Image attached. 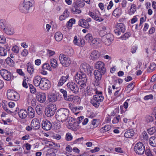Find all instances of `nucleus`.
<instances>
[{"instance_id": "55", "label": "nucleus", "mask_w": 156, "mask_h": 156, "mask_svg": "<svg viewBox=\"0 0 156 156\" xmlns=\"http://www.w3.org/2000/svg\"><path fill=\"white\" fill-rule=\"evenodd\" d=\"M12 50L14 52L18 53L19 52V48L18 46L15 45L13 47Z\"/></svg>"}, {"instance_id": "23", "label": "nucleus", "mask_w": 156, "mask_h": 156, "mask_svg": "<svg viewBox=\"0 0 156 156\" xmlns=\"http://www.w3.org/2000/svg\"><path fill=\"white\" fill-rule=\"evenodd\" d=\"M69 77V75L68 74L66 75V76H62L58 81L57 85L58 86V87L62 86L66 81V80L68 79Z\"/></svg>"}, {"instance_id": "62", "label": "nucleus", "mask_w": 156, "mask_h": 156, "mask_svg": "<svg viewBox=\"0 0 156 156\" xmlns=\"http://www.w3.org/2000/svg\"><path fill=\"white\" fill-rule=\"evenodd\" d=\"M28 54V51L27 49H25L23 50L21 52V55L23 56H26Z\"/></svg>"}, {"instance_id": "27", "label": "nucleus", "mask_w": 156, "mask_h": 156, "mask_svg": "<svg viewBox=\"0 0 156 156\" xmlns=\"http://www.w3.org/2000/svg\"><path fill=\"white\" fill-rule=\"evenodd\" d=\"M72 12L74 14H78L81 12V11L76 4H75L72 7L71 9Z\"/></svg>"}, {"instance_id": "52", "label": "nucleus", "mask_w": 156, "mask_h": 156, "mask_svg": "<svg viewBox=\"0 0 156 156\" xmlns=\"http://www.w3.org/2000/svg\"><path fill=\"white\" fill-rule=\"evenodd\" d=\"M98 124V121L96 119H94L92 121L91 124L94 126L93 127L94 128L97 127Z\"/></svg>"}, {"instance_id": "34", "label": "nucleus", "mask_w": 156, "mask_h": 156, "mask_svg": "<svg viewBox=\"0 0 156 156\" xmlns=\"http://www.w3.org/2000/svg\"><path fill=\"white\" fill-rule=\"evenodd\" d=\"M121 11L119 8L115 9L113 12V15L115 17H119L121 14Z\"/></svg>"}, {"instance_id": "26", "label": "nucleus", "mask_w": 156, "mask_h": 156, "mask_svg": "<svg viewBox=\"0 0 156 156\" xmlns=\"http://www.w3.org/2000/svg\"><path fill=\"white\" fill-rule=\"evenodd\" d=\"M104 73H102L101 71L99 70H95L94 71V75L95 78L97 80H100L101 79L102 75H104Z\"/></svg>"}, {"instance_id": "19", "label": "nucleus", "mask_w": 156, "mask_h": 156, "mask_svg": "<svg viewBox=\"0 0 156 156\" xmlns=\"http://www.w3.org/2000/svg\"><path fill=\"white\" fill-rule=\"evenodd\" d=\"M100 56L101 54L99 52L95 50L93 51L91 53L90 57L92 60L95 61L98 59L100 58Z\"/></svg>"}, {"instance_id": "56", "label": "nucleus", "mask_w": 156, "mask_h": 156, "mask_svg": "<svg viewBox=\"0 0 156 156\" xmlns=\"http://www.w3.org/2000/svg\"><path fill=\"white\" fill-rule=\"evenodd\" d=\"M120 119V115H118L117 117H115L114 118L112 121V123L115 124L118 123Z\"/></svg>"}, {"instance_id": "53", "label": "nucleus", "mask_w": 156, "mask_h": 156, "mask_svg": "<svg viewBox=\"0 0 156 156\" xmlns=\"http://www.w3.org/2000/svg\"><path fill=\"white\" fill-rule=\"evenodd\" d=\"M130 35V34L129 32H127L121 36V37L122 40H125L128 38Z\"/></svg>"}, {"instance_id": "8", "label": "nucleus", "mask_w": 156, "mask_h": 156, "mask_svg": "<svg viewBox=\"0 0 156 156\" xmlns=\"http://www.w3.org/2000/svg\"><path fill=\"white\" fill-rule=\"evenodd\" d=\"M134 150L136 154H143L145 151V146L142 143L139 142L135 145Z\"/></svg>"}, {"instance_id": "29", "label": "nucleus", "mask_w": 156, "mask_h": 156, "mask_svg": "<svg viewBox=\"0 0 156 156\" xmlns=\"http://www.w3.org/2000/svg\"><path fill=\"white\" fill-rule=\"evenodd\" d=\"M3 31L8 35H12L13 34V30L11 26L8 25Z\"/></svg>"}, {"instance_id": "5", "label": "nucleus", "mask_w": 156, "mask_h": 156, "mask_svg": "<svg viewBox=\"0 0 156 156\" xmlns=\"http://www.w3.org/2000/svg\"><path fill=\"white\" fill-rule=\"evenodd\" d=\"M56 110V105L54 104L48 105L46 108L45 110V114L47 116L51 117L55 113Z\"/></svg>"}, {"instance_id": "1", "label": "nucleus", "mask_w": 156, "mask_h": 156, "mask_svg": "<svg viewBox=\"0 0 156 156\" xmlns=\"http://www.w3.org/2000/svg\"><path fill=\"white\" fill-rule=\"evenodd\" d=\"M74 79L80 85L81 89L84 88L86 85L87 78L84 73L80 72L76 74L74 77Z\"/></svg>"}, {"instance_id": "44", "label": "nucleus", "mask_w": 156, "mask_h": 156, "mask_svg": "<svg viewBox=\"0 0 156 156\" xmlns=\"http://www.w3.org/2000/svg\"><path fill=\"white\" fill-rule=\"evenodd\" d=\"M71 119V121L69 120V122H68V127L69 128H71L73 127L74 124L75 122V121L72 118Z\"/></svg>"}, {"instance_id": "25", "label": "nucleus", "mask_w": 156, "mask_h": 156, "mask_svg": "<svg viewBox=\"0 0 156 156\" xmlns=\"http://www.w3.org/2000/svg\"><path fill=\"white\" fill-rule=\"evenodd\" d=\"M48 97L49 101L51 102H55L58 99L57 95L55 93H51L48 95Z\"/></svg>"}, {"instance_id": "17", "label": "nucleus", "mask_w": 156, "mask_h": 156, "mask_svg": "<svg viewBox=\"0 0 156 156\" xmlns=\"http://www.w3.org/2000/svg\"><path fill=\"white\" fill-rule=\"evenodd\" d=\"M41 125L43 129L46 130H49L52 127L51 123L47 120L43 121Z\"/></svg>"}, {"instance_id": "20", "label": "nucleus", "mask_w": 156, "mask_h": 156, "mask_svg": "<svg viewBox=\"0 0 156 156\" xmlns=\"http://www.w3.org/2000/svg\"><path fill=\"white\" fill-rule=\"evenodd\" d=\"M36 97L38 101L41 103L44 102L46 100V95L44 93H38L37 94Z\"/></svg>"}, {"instance_id": "12", "label": "nucleus", "mask_w": 156, "mask_h": 156, "mask_svg": "<svg viewBox=\"0 0 156 156\" xmlns=\"http://www.w3.org/2000/svg\"><path fill=\"white\" fill-rule=\"evenodd\" d=\"M41 82L40 87L42 90H48L51 87V83L48 79L43 78H42V81Z\"/></svg>"}, {"instance_id": "4", "label": "nucleus", "mask_w": 156, "mask_h": 156, "mask_svg": "<svg viewBox=\"0 0 156 156\" xmlns=\"http://www.w3.org/2000/svg\"><path fill=\"white\" fill-rule=\"evenodd\" d=\"M33 0H24L23 2L20 5V11L23 13H27L30 8L33 6Z\"/></svg>"}, {"instance_id": "14", "label": "nucleus", "mask_w": 156, "mask_h": 156, "mask_svg": "<svg viewBox=\"0 0 156 156\" xmlns=\"http://www.w3.org/2000/svg\"><path fill=\"white\" fill-rule=\"evenodd\" d=\"M1 75L5 80L9 81L11 78V73L5 69L1 70Z\"/></svg>"}, {"instance_id": "7", "label": "nucleus", "mask_w": 156, "mask_h": 156, "mask_svg": "<svg viewBox=\"0 0 156 156\" xmlns=\"http://www.w3.org/2000/svg\"><path fill=\"white\" fill-rule=\"evenodd\" d=\"M59 59L60 62L64 66H68L71 62L70 59L68 56L63 54H61L60 55L59 57Z\"/></svg>"}, {"instance_id": "35", "label": "nucleus", "mask_w": 156, "mask_h": 156, "mask_svg": "<svg viewBox=\"0 0 156 156\" xmlns=\"http://www.w3.org/2000/svg\"><path fill=\"white\" fill-rule=\"evenodd\" d=\"M111 129V126L110 125H107L102 127L100 129V132L101 133H104L110 130Z\"/></svg>"}, {"instance_id": "39", "label": "nucleus", "mask_w": 156, "mask_h": 156, "mask_svg": "<svg viewBox=\"0 0 156 156\" xmlns=\"http://www.w3.org/2000/svg\"><path fill=\"white\" fill-rule=\"evenodd\" d=\"M85 39L86 41L90 43L93 39V37L91 34L89 33L85 36Z\"/></svg>"}, {"instance_id": "18", "label": "nucleus", "mask_w": 156, "mask_h": 156, "mask_svg": "<svg viewBox=\"0 0 156 156\" xmlns=\"http://www.w3.org/2000/svg\"><path fill=\"white\" fill-rule=\"evenodd\" d=\"M60 91L62 94L64 98L66 100L68 101H72L73 100V97L72 95H67V92L66 90L61 89Z\"/></svg>"}, {"instance_id": "49", "label": "nucleus", "mask_w": 156, "mask_h": 156, "mask_svg": "<svg viewBox=\"0 0 156 156\" xmlns=\"http://www.w3.org/2000/svg\"><path fill=\"white\" fill-rule=\"evenodd\" d=\"M82 27L86 29H88L90 27L89 24L88 22L84 19L83 22Z\"/></svg>"}, {"instance_id": "31", "label": "nucleus", "mask_w": 156, "mask_h": 156, "mask_svg": "<svg viewBox=\"0 0 156 156\" xmlns=\"http://www.w3.org/2000/svg\"><path fill=\"white\" fill-rule=\"evenodd\" d=\"M63 35L61 33L57 32L55 33L54 37L55 40L57 41H60L63 38Z\"/></svg>"}, {"instance_id": "13", "label": "nucleus", "mask_w": 156, "mask_h": 156, "mask_svg": "<svg viewBox=\"0 0 156 156\" xmlns=\"http://www.w3.org/2000/svg\"><path fill=\"white\" fill-rule=\"evenodd\" d=\"M125 28L124 25L122 23H118L116 26V29L114 30L115 33L119 35L125 32Z\"/></svg>"}, {"instance_id": "42", "label": "nucleus", "mask_w": 156, "mask_h": 156, "mask_svg": "<svg viewBox=\"0 0 156 156\" xmlns=\"http://www.w3.org/2000/svg\"><path fill=\"white\" fill-rule=\"evenodd\" d=\"M90 43V45L94 47L96 46L99 44L97 39L95 38L93 39Z\"/></svg>"}, {"instance_id": "9", "label": "nucleus", "mask_w": 156, "mask_h": 156, "mask_svg": "<svg viewBox=\"0 0 156 156\" xmlns=\"http://www.w3.org/2000/svg\"><path fill=\"white\" fill-rule=\"evenodd\" d=\"M80 72H85L87 75L91 76L92 69L88 64L86 63H82L80 66Z\"/></svg>"}, {"instance_id": "3", "label": "nucleus", "mask_w": 156, "mask_h": 156, "mask_svg": "<svg viewBox=\"0 0 156 156\" xmlns=\"http://www.w3.org/2000/svg\"><path fill=\"white\" fill-rule=\"evenodd\" d=\"M104 98L101 92H97V94L94 96L91 99L90 102L94 107L98 108L100 105V103L102 102Z\"/></svg>"}, {"instance_id": "57", "label": "nucleus", "mask_w": 156, "mask_h": 156, "mask_svg": "<svg viewBox=\"0 0 156 156\" xmlns=\"http://www.w3.org/2000/svg\"><path fill=\"white\" fill-rule=\"evenodd\" d=\"M88 14L92 18L95 20V18H96L97 16L98 13V12H96L95 14L93 12H89Z\"/></svg>"}, {"instance_id": "48", "label": "nucleus", "mask_w": 156, "mask_h": 156, "mask_svg": "<svg viewBox=\"0 0 156 156\" xmlns=\"http://www.w3.org/2000/svg\"><path fill=\"white\" fill-rule=\"evenodd\" d=\"M6 63L10 65H13L14 64V62L10 58L8 57L5 60Z\"/></svg>"}, {"instance_id": "41", "label": "nucleus", "mask_w": 156, "mask_h": 156, "mask_svg": "<svg viewBox=\"0 0 156 156\" xmlns=\"http://www.w3.org/2000/svg\"><path fill=\"white\" fill-rule=\"evenodd\" d=\"M147 130L149 134L152 135L156 132V128L153 127L148 129Z\"/></svg>"}, {"instance_id": "50", "label": "nucleus", "mask_w": 156, "mask_h": 156, "mask_svg": "<svg viewBox=\"0 0 156 156\" xmlns=\"http://www.w3.org/2000/svg\"><path fill=\"white\" fill-rule=\"evenodd\" d=\"M42 69H48L49 70H51V68L50 65L48 63L44 64L42 66Z\"/></svg>"}, {"instance_id": "38", "label": "nucleus", "mask_w": 156, "mask_h": 156, "mask_svg": "<svg viewBox=\"0 0 156 156\" xmlns=\"http://www.w3.org/2000/svg\"><path fill=\"white\" fill-rule=\"evenodd\" d=\"M50 63L52 67L56 68L57 66V63L56 60L55 59H52L50 60Z\"/></svg>"}, {"instance_id": "45", "label": "nucleus", "mask_w": 156, "mask_h": 156, "mask_svg": "<svg viewBox=\"0 0 156 156\" xmlns=\"http://www.w3.org/2000/svg\"><path fill=\"white\" fill-rule=\"evenodd\" d=\"M108 30V27H102V30L100 31V34H102L103 33H104V35L106 34L107 32H109V31H107Z\"/></svg>"}, {"instance_id": "47", "label": "nucleus", "mask_w": 156, "mask_h": 156, "mask_svg": "<svg viewBox=\"0 0 156 156\" xmlns=\"http://www.w3.org/2000/svg\"><path fill=\"white\" fill-rule=\"evenodd\" d=\"M36 111L37 113L39 115H42V108L40 106H37L36 108Z\"/></svg>"}, {"instance_id": "60", "label": "nucleus", "mask_w": 156, "mask_h": 156, "mask_svg": "<svg viewBox=\"0 0 156 156\" xmlns=\"http://www.w3.org/2000/svg\"><path fill=\"white\" fill-rule=\"evenodd\" d=\"M72 136L70 133H67L66 135V140H71L72 139Z\"/></svg>"}, {"instance_id": "28", "label": "nucleus", "mask_w": 156, "mask_h": 156, "mask_svg": "<svg viewBox=\"0 0 156 156\" xmlns=\"http://www.w3.org/2000/svg\"><path fill=\"white\" fill-rule=\"evenodd\" d=\"M19 117L22 119L25 118L28 115L27 113L26 110L21 109L18 112Z\"/></svg>"}, {"instance_id": "6", "label": "nucleus", "mask_w": 156, "mask_h": 156, "mask_svg": "<svg viewBox=\"0 0 156 156\" xmlns=\"http://www.w3.org/2000/svg\"><path fill=\"white\" fill-rule=\"evenodd\" d=\"M68 90L73 93L75 94L78 93L79 91V85L73 82H68L66 84Z\"/></svg>"}, {"instance_id": "10", "label": "nucleus", "mask_w": 156, "mask_h": 156, "mask_svg": "<svg viewBox=\"0 0 156 156\" xmlns=\"http://www.w3.org/2000/svg\"><path fill=\"white\" fill-rule=\"evenodd\" d=\"M7 96L9 99L15 101L18 100L19 98V95L16 92L10 90L7 91Z\"/></svg>"}, {"instance_id": "51", "label": "nucleus", "mask_w": 156, "mask_h": 156, "mask_svg": "<svg viewBox=\"0 0 156 156\" xmlns=\"http://www.w3.org/2000/svg\"><path fill=\"white\" fill-rule=\"evenodd\" d=\"M136 7L135 6V5L134 4L132 5L131 6L130 11L129 12V14H133L136 11Z\"/></svg>"}, {"instance_id": "63", "label": "nucleus", "mask_w": 156, "mask_h": 156, "mask_svg": "<svg viewBox=\"0 0 156 156\" xmlns=\"http://www.w3.org/2000/svg\"><path fill=\"white\" fill-rule=\"evenodd\" d=\"M16 72L21 76H24L25 75L24 73L22 71L21 69H17L16 70Z\"/></svg>"}, {"instance_id": "58", "label": "nucleus", "mask_w": 156, "mask_h": 156, "mask_svg": "<svg viewBox=\"0 0 156 156\" xmlns=\"http://www.w3.org/2000/svg\"><path fill=\"white\" fill-rule=\"evenodd\" d=\"M6 39L2 35H0V43L4 44L5 42Z\"/></svg>"}, {"instance_id": "32", "label": "nucleus", "mask_w": 156, "mask_h": 156, "mask_svg": "<svg viewBox=\"0 0 156 156\" xmlns=\"http://www.w3.org/2000/svg\"><path fill=\"white\" fill-rule=\"evenodd\" d=\"M134 132L133 129H129L127 130L125 133L124 136L127 138H129L133 136Z\"/></svg>"}, {"instance_id": "43", "label": "nucleus", "mask_w": 156, "mask_h": 156, "mask_svg": "<svg viewBox=\"0 0 156 156\" xmlns=\"http://www.w3.org/2000/svg\"><path fill=\"white\" fill-rule=\"evenodd\" d=\"M153 120V118L149 115H147L145 118V121L147 123L152 122Z\"/></svg>"}, {"instance_id": "30", "label": "nucleus", "mask_w": 156, "mask_h": 156, "mask_svg": "<svg viewBox=\"0 0 156 156\" xmlns=\"http://www.w3.org/2000/svg\"><path fill=\"white\" fill-rule=\"evenodd\" d=\"M27 71L30 75L32 74L34 72V69L33 65L30 62L28 63L27 64Z\"/></svg>"}, {"instance_id": "15", "label": "nucleus", "mask_w": 156, "mask_h": 156, "mask_svg": "<svg viewBox=\"0 0 156 156\" xmlns=\"http://www.w3.org/2000/svg\"><path fill=\"white\" fill-rule=\"evenodd\" d=\"M105 64L102 62L99 61L97 62L95 64V68L101 71L102 73H105L106 72V69L105 67Z\"/></svg>"}, {"instance_id": "61", "label": "nucleus", "mask_w": 156, "mask_h": 156, "mask_svg": "<svg viewBox=\"0 0 156 156\" xmlns=\"http://www.w3.org/2000/svg\"><path fill=\"white\" fill-rule=\"evenodd\" d=\"M83 116H80V117H78L77 119V122L78 124L80 123L83 122V120L84 119Z\"/></svg>"}, {"instance_id": "22", "label": "nucleus", "mask_w": 156, "mask_h": 156, "mask_svg": "<svg viewBox=\"0 0 156 156\" xmlns=\"http://www.w3.org/2000/svg\"><path fill=\"white\" fill-rule=\"evenodd\" d=\"M41 81H42V78L40 76H37L34 77L33 80L34 83V85L37 87L40 86Z\"/></svg>"}, {"instance_id": "24", "label": "nucleus", "mask_w": 156, "mask_h": 156, "mask_svg": "<svg viewBox=\"0 0 156 156\" xmlns=\"http://www.w3.org/2000/svg\"><path fill=\"white\" fill-rule=\"evenodd\" d=\"M28 117L31 119L33 118L35 116V111L34 109L31 106H29L27 108Z\"/></svg>"}, {"instance_id": "33", "label": "nucleus", "mask_w": 156, "mask_h": 156, "mask_svg": "<svg viewBox=\"0 0 156 156\" xmlns=\"http://www.w3.org/2000/svg\"><path fill=\"white\" fill-rule=\"evenodd\" d=\"M150 144L153 147H156V138L154 136H152L149 139Z\"/></svg>"}, {"instance_id": "46", "label": "nucleus", "mask_w": 156, "mask_h": 156, "mask_svg": "<svg viewBox=\"0 0 156 156\" xmlns=\"http://www.w3.org/2000/svg\"><path fill=\"white\" fill-rule=\"evenodd\" d=\"M156 67V65L154 63H152L150 64V65L149 67V72H151L154 70Z\"/></svg>"}, {"instance_id": "2", "label": "nucleus", "mask_w": 156, "mask_h": 156, "mask_svg": "<svg viewBox=\"0 0 156 156\" xmlns=\"http://www.w3.org/2000/svg\"><path fill=\"white\" fill-rule=\"evenodd\" d=\"M69 110L65 108L59 109L57 112L56 115V118L59 121L62 122H65L69 115Z\"/></svg>"}, {"instance_id": "11", "label": "nucleus", "mask_w": 156, "mask_h": 156, "mask_svg": "<svg viewBox=\"0 0 156 156\" xmlns=\"http://www.w3.org/2000/svg\"><path fill=\"white\" fill-rule=\"evenodd\" d=\"M113 39V36L111 34L102 35L101 40L105 44L108 46L110 45Z\"/></svg>"}, {"instance_id": "40", "label": "nucleus", "mask_w": 156, "mask_h": 156, "mask_svg": "<svg viewBox=\"0 0 156 156\" xmlns=\"http://www.w3.org/2000/svg\"><path fill=\"white\" fill-rule=\"evenodd\" d=\"M97 12H98V14L96 18H95V20L98 22L102 21L104 19L102 18L101 17V14L99 12L97 11Z\"/></svg>"}, {"instance_id": "37", "label": "nucleus", "mask_w": 156, "mask_h": 156, "mask_svg": "<svg viewBox=\"0 0 156 156\" xmlns=\"http://www.w3.org/2000/svg\"><path fill=\"white\" fill-rule=\"evenodd\" d=\"M8 25L5 20H0V28L2 29L3 30L5 29L7 26Z\"/></svg>"}, {"instance_id": "64", "label": "nucleus", "mask_w": 156, "mask_h": 156, "mask_svg": "<svg viewBox=\"0 0 156 156\" xmlns=\"http://www.w3.org/2000/svg\"><path fill=\"white\" fill-rule=\"evenodd\" d=\"M66 150L68 152H71L72 151L73 149L70 145H67L66 148Z\"/></svg>"}, {"instance_id": "36", "label": "nucleus", "mask_w": 156, "mask_h": 156, "mask_svg": "<svg viewBox=\"0 0 156 156\" xmlns=\"http://www.w3.org/2000/svg\"><path fill=\"white\" fill-rule=\"evenodd\" d=\"M8 51L7 49L1 47L0 48V55L1 56H5L6 55Z\"/></svg>"}, {"instance_id": "54", "label": "nucleus", "mask_w": 156, "mask_h": 156, "mask_svg": "<svg viewBox=\"0 0 156 156\" xmlns=\"http://www.w3.org/2000/svg\"><path fill=\"white\" fill-rule=\"evenodd\" d=\"M29 87L30 92L33 94H34L36 92L35 88L32 84H30Z\"/></svg>"}, {"instance_id": "21", "label": "nucleus", "mask_w": 156, "mask_h": 156, "mask_svg": "<svg viewBox=\"0 0 156 156\" xmlns=\"http://www.w3.org/2000/svg\"><path fill=\"white\" fill-rule=\"evenodd\" d=\"M74 43L78 46H83L85 44L84 40L81 38L77 39V37L75 36L73 41Z\"/></svg>"}, {"instance_id": "59", "label": "nucleus", "mask_w": 156, "mask_h": 156, "mask_svg": "<svg viewBox=\"0 0 156 156\" xmlns=\"http://www.w3.org/2000/svg\"><path fill=\"white\" fill-rule=\"evenodd\" d=\"M145 154L147 156H152V154L150 149H147L144 151Z\"/></svg>"}, {"instance_id": "16", "label": "nucleus", "mask_w": 156, "mask_h": 156, "mask_svg": "<svg viewBox=\"0 0 156 156\" xmlns=\"http://www.w3.org/2000/svg\"><path fill=\"white\" fill-rule=\"evenodd\" d=\"M30 126H32L33 129L37 130L40 127L41 124L39 120L37 118L33 119L30 123Z\"/></svg>"}]
</instances>
